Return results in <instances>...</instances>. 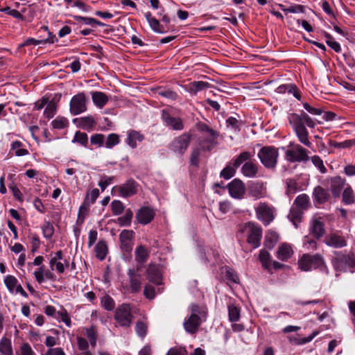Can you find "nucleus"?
<instances>
[{"instance_id": "obj_28", "label": "nucleus", "mask_w": 355, "mask_h": 355, "mask_svg": "<svg viewBox=\"0 0 355 355\" xmlns=\"http://www.w3.org/2000/svg\"><path fill=\"white\" fill-rule=\"evenodd\" d=\"M313 196L314 201L320 205L327 202L330 197L329 192L320 186L314 189Z\"/></svg>"}, {"instance_id": "obj_47", "label": "nucleus", "mask_w": 355, "mask_h": 355, "mask_svg": "<svg viewBox=\"0 0 355 355\" xmlns=\"http://www.w3.org/2000/svg\"><path fill=\"white\" fill-rule=\"evenodd\" d=\"M72 142L78 143L84 147H87L88 144V136L85 132L77 131L75 133Z\"/></svg>"}, {"instance_id": "obj_60", "label": "nucleus", "mask_w": 355, "mask_h": 355, "mask_svg": "<svg viewBox=\"0 0 355 355\" xmlns=\"http://www.w3.org/2000/svg\"><path fill=\"white\" fill-rule=\"evenodd\" d=\"M311 160L321 173H325L327 172V168L323 164V161L319 156L314 155L311 157Z\"/></svg>"}, {"instance_id": "obj_52", "label": "nucleus", "mask_w": 355, "mask_h": 355, "mask_svg": "<svg viewBox=\"0 0 355 355\" xmlns=\"http://www.w3.org/2000/svg\"><path fill=\"white\" fill-rule=\"evenodd\" d=\"M338 259L341 263H345L347 266H355V256L354 254H338Z\"/></svg>"}, {"instance_id": "obj_31", "label": "nucleus", "mask_w": 355, "mask_h": 355, "mask_svg": "<svg viewBox=\"0 0 355 355\" xmlns=\"http://www.w3.org/2000/svg\"><path fill=\"white\" fill-rule=\"evenodd\" d=\"M139 268L129 269L128 274L130 277V287L133 292H138L141 288L140 277L137 275Z\"/></svg>"}, {"instance_id": "obj_36", "label": "nucleus", "mask_w": 355, "mask_h": 355, "mask_svg": "<svg viewBox=\"0 0 355 355\" xmlns=\"http://www.w3.org/2000/svg\"><path fill=\"white\" fill-rule=\"evenodd\" d=\"M0 354L2 355H13L11 340L3 336L0 340Z\"/></svg>"}, {"instance_id": "obj_33", "label": "nucleus", "mask_w": 355, "mask_h": 355, "mask_svg": "<svg viewBox=\"0 0 355 355\" xmlns=\"http://www.w3.org/2000/svg\"><path fill=\"white\" fill-rule=\"evenodd\" d=\"M303 214L304 211L296 207V206L292 205L288 218L295 227H297L298 224L301 223Z\"/></svg>"}, {"instance_id": "obj_20", "label": "nucleus", "mask_w": 355, "mask_h": 355, "mask_svg": "<svg viewBox=\"0 0 355 355\" xmlns=\"http://www.w3.org/2000/svg\"><path fill=\"white\" fill-rule=\"evenodd\" d=\"M242 164L241 173L243 176L248 178H254L258 176L259 166L256 162L250 159Z\"/></svg>"}, {"instance_id": "obj_24", "label": "nucleus", "mask_w": 355, "mask_h": 355, "mask_svg": "<svg viewBox=\"0 0 355 355\" xmlns=\"http://www.w3.org/2000/svg\"><path fill=\"white\" fill-rule=\"evenodd\" d=\"M310 233L316 239H319L323 236L325 233L324 224L321 218H315L311 221Z\"/></svg>"}, {"instance_id": "obj_1", "label": "nucleus", "mask_w": 355, "mask_h": 355, "mask_svg": "<svg viewBox=\"0 0 355 355\" xmlns=\"http://www.w3.org/2000/svg\"><path fill=\"white\" fill-rule=\"evenodd\" d=\"M288 120L299 142L304 146L311 148L313 144L309 140V134L305 125L311 128H314V121L304 111L300 114H290Z\"/></svg>"}, {"instance_id": "obj_64", "label": "nucleus", "mask_w": 355, "mask_h": 355, "mask_svg": "<svg viewBox=\"0 0 355 355\" xmlns=\"http://www.w3.org/2000/svg\"><path fill=\"white\" fill-rule=\"evenodd\" d=\"M91 144L101 147L105 142V136L102 134H94L90 137Z\"/></svg>"}, {"instance_id": "obj_17", "label": "nucleus", "mask_w": 355, "mask_h": 355, "mask_svg": "<svg viewBox=\"0 0 355 355\" xmlns=\"http://www.w3.org/2000/svg\"><path fill=\"white\" fill-rule=\"evenodd\" d=\"M323 264V258L319 254H304L298 260V266H322Z\"/></svg>"}, {"instance_id": "obj_57", "label": "nucleus", "mask_w": 355, "mask_h": 355, "mask_svg": "<svg viewBox=\"0 0 355 355\" xmlns=\"http://www.w3.org/2000/svg\"><path fill=\"white\" fill-rule=\"evenodd\" d=\"M88 213L89 205H87L86 202L85 201L84 203L79 208L77 222L83 223L85 220V217L88 215Z\"/></svg>"}, {"instance_id": "obj_51", "label": "nucleus", "mask_w": 355, "mask_h": 355, "mask_svg": "<svg viewBox=\"0 0 355 355\" xmlns=\"http://www.w3.org/2000/svg\"><path fill=\"white\" fill-rule=\"evenodd\" d=\"M201 150H202L201 146L196 147L192 149L189 158V162L191 165L194 166H198L200 163V156Z\"/></svg>"}, {"instance_id": "obj_55", "label": "nucleus", "mask_w": 355, "mask_h": 355, "mask_svg": "<svg viewBox=\"0 0 355 355\" xmlns=\"http://www.w3.org/2000/svg\"><path fill=\"white\" fill-rule=\"evenodd\" d=\"M74 19L78 21H83L84 24L87 25L96 24L100 26H103L105 24L100 21L96 20L94 18L86 17L82 16H75Z\"/></svg>"}, {"instance_id": "obj_14", "label": "nucleus", "mask_w": 355, "mask_h": 355, "mask_svg": "<svg viewBox=\"0 0 355 355\" xmlns=\"http://www.w3.org/2000/svg\"><path fill=\"white\" fill-rule=\"evenodd\" d=\"M248 195L254 200L266 197L267 195L266 183L261 181L251 182L248 185Z\"/></svg>"}, {"instance_id": "obj_38", "label": "nucleus", "mask_w": 355, "mask_h": 355, "mask_svg": "<svg viewBox=\"0 0 355 355\" xmlns=\"http://www.w3.org/2000/svg\"><path fill=\"white\" fill-rule=\"evenodd\" d=\"M146 275L150 282L155 284H159L161 282L162 275L158 268H148Z\"/></svg>"}, {"instance_id": "obj_7", "label": "nucleus", "mask_w": 355, "mask_h": 355, "mask_svg": "<svg viewBox=\"0 0 355 355\" xmlns=\"http://www.w3.org/2000/svg\"><path fill=\"white\" fill-rule=\"evenodd\" d=\"M135 232L130 230H123L119 234L120 249L122 257L126 261L132 259V250L133 246V238Z\"/></svg>"}, {"instance_id": "obj_41", "label": "nucleus", "mask_w": 355, "mask_h": 355, "mask_svg": "<svg viewBox=\"0 0 355 355\" xmlns=\"http://www.w3.org/2000/svg\"><path fill=\"white\" fill-rule=\"evenodd\" d=\"M96 257L100 260L105 258L107 253V246L105 241H100L95 247Z\"/></svg>"}, {"instance_id": "obj_62", "label": "nucleus", "mask_w": 355, "mask_h": 355, "mask_svg": "<svg viewBox=\"0 0 355 355\" xmlns=\"http://www.w3.org/2000/svg\"><path fill=\"white\" fill-rule=\"evenodd\" d=\"M55 318L60 319L69 327L71 325V318L66 309L58 311Z\"/></svg>"}, {"instance_id": "obj_12", "label": "nucleus", "mask_w": 355, "mask_h": 355, "mask_svg": "<svg viewBox=\"0 0 355 355\" xmlns=\"http://www.w3.org/2000/svg\"><path fill=\"white\" fill-rule=\"evenodd\" d=\"M162 119L165 125L170 129L176 131H181L184 128L182 119L180 117L173 116L168 110L162 111Z\"/></svg>"}, {"instance_id": "obj_27", "label": "nucleus", "mask_w": 355, "mask_h": 355, "mask_svg": "<svg viewBox=\"0 0 355 355\" xmlns=\"http://www.w3.org/2000/svg\"><path fill=\"white\" fill-rule=\"evenodd\" d=\"M276 92L279 94H292L297 100H300L301 94L299 89L295 84H283L276 89Z\"/></svg>"}, {"instance_id": "obj_3", "label": "nucleus", "mask_w": 355, "mask_h": 355, "mask_svg": "<svg viewBox=\"0 0 355 355\" xmlns=\"http://www.w3.org/2000/svg\"><path fill=\"white\" fill-rule=\"evenodd\" d=\"M285 159L291 163L306 162L310 159L309 151L302 145L291 141L285 151Z\"/></svg>"}, {"instance_id": "obj_34", "label": "nucleus", "mask_w": 355, "mask_h": 355, "mask_svg": "<svg viewBox=\"0 0 355 355\" xmlns=\"http://www.w3.org/2000/svg\"><path fill=\"white\" fill-rule=\"evenodd\" d=\"M53 268H51V270L45 269V268H40L38 270H36L34 272L35 277L37 281L39 283H42L46 279H54L53 274L51 270H53Z\"/></svg>"}, {"instance_id": "obj_54", "label": "nucleus", "mask_w": 355, "mask_h": 355, "mask_svg": "<svg viewBox=\"0 0 355 355\" xmlns=\"http://www.w3.org/2000/svg\"><path fill=\"white\" fill-rule=\"evenodd\" d=\"M62 259V252L61 250L58 251L54 254H51L50 266H64V264L60 261Z\"/></svg>"}, {"instance_id": "obj_16", "label": "nucleus", "mask_w": 355, "mask_h": 355, "mask_svg": "<svg viewBox=\"0 0 355 355\" xmlns=\"http://www.w3.org/2000/svg\"><path fill=\"white\" fill-rule=\"evenodd\" d=\"M230 195L236 199H242L245 193V187L242 180L239 178L234 179L227 184Z\"/></svg>"}, {"instance_id": "obj_59", "label": "nucleus", "mask_w": 355, "mask_h": 355, "mask_svg": "<svg viewBox=\"0 0 355 355\" xmlns=\"http://www.w3.org/2000/svg\"><path fill=\"white\" fill-rule=\"evenodd\" d=\"M259 259L262 266H269L270 263V254L265 249H262L259 252Z\"/></svg>"}, {"instance_id": "obj_18", "label": "nucleus", "mask_w": 355, "mask_h": 355, "mask_svg": "<svg viewBox=\"0 0 355 355\" xmlns=\"http://www.w3.org/2000/svg\"><path fill=\"white\" fill-rule=\"evenodd\" d=\"M155 211L150 207H141L136 214V219L139 223L147 225L150 223L155 218Z\"/></svg>"}, {"instance_id": "obj_15", "label": "nucleus", "mask_w": 355, "mask_h": 355, "mask_svg": "<svg viewBox=\"0 0 355 355\" xmlns=\"http://www.w3.org/2000/svg\"><path fill=\"white\" fill-rule=\"evenodd\" d=\"M4 284L11 294H20L24 297H28L27 293L24 290L17 279L12 275H7L4 277Z\"/></svg>"}, {"instance_id": "obj_58", "label": "nucleus", "mask_w": 355, "mask_h": 355, "mask_svg": "<svg viewBox=\"0 0 355 355\" xmlns=\"http://www.w3.org/2000/svg\"><path fill=\"white\" fill-rule=\"evenodd\" d=\"M124 208L123 202L120 200H115L111 203V209L114 215L121 214L123 211Z\"/></svg>"}, {"instance_id": "obj_53", "label": "nucleus", "mask_w": 355, "mask_h": 355, "mask_svg": "<svg viewBox=\"0 0 355 355\" xmlns=\"http://www.w3.org/2000/svg\"><path fill=\"white\" fill-rule=\"evenodd\" d=\"M120 142L119 137L117 134L111 133L110 134L105 142V146L107 148H112L116 145L119 144Z\"/></svg>"}, {"instance_id": "obj_32", "label": "nucleus", "mask_w": 355, "mask_h": 355, "mask_svg": "<svg viewBox=\"0 0 355 355\" xmlns=\"http://www.w3.org/2000/svg\"><path fill=\"white\" fill-rule=\"evenodd\" d=\"M92 99L94 104L98 108H103L108 102L109 97L102 92H93Z\"/></svg>"}, {"instance_id": "obj_39", "label": "nucleus", "mask_w": 355, "mask_h": 355, "mask_svg": "<svg viewBox=\"0 0 355 355\" xmlns=\"http://www.w3.org/2000/svg\"><path fill=\"white\" fill-rule=\"evenodd\" d=\"M57 110L58 103L53 100L50 101L46 106L43 116L49 120L56 114Z\"/></svg>"}, {"instance_id": "obj_45", "label": "nucleus", "mask_w": 355, "mask_h": 355, "mask_svg": "<svg viewBox=\"0 0 355 355\" xmlns=\"http://www.w3.org/2000/svg\"><path fill=\"white\" fill-rule=\"evenodd\" d=\"M240 309L232 304L228 306V316L231 322H236L240 319Z\"/></svg>"}, {"instance_id": "obj_6", "label": "nucleus", "mask_w": 355, "mask_h": 355, "mask_svg": "<svg viewBox=\"0 0 355 355\" xmlns=\"http://www.w3.org/2000/svg\"><path fill=\"white\" fill-rule=\"evenodd\" d=\"M192 139V135L184 132L175 137L168 144V148L175 154L183 155L187 150Z\"/></svg>"}, {"instance_id": "obj_42", "label": "nucleus", "mask_w": 355, "mask_h": 355, "mask_svg": "<svg viewBox=\"0 0 355 355\" xmlns=\"http://www.w3.org/2000/svg\"><path fill=\"white\" fill-rule=\"evenodd\" d=\"M23 144L19 141H15L12 143L10 150L14 151L16 156L21 157L25 156L29 154L27 149L22 148Z\"/></svg>"}, {"instance_id": "obj_50", "label": "nucleus", "mask_w": 355, "mask_h": 355, "mask_svg": "<svg viewBox=\"0 0 355 355\" xmlns=\"http://www.w3.org/2000/svg\"><path fill=\"white\" fill-rule=\"evenodd\" d=\"M157 94L162 97L171 99V100H176L178 97V95L174 91L170 89L166 88H159L157 90Z\"/></svg>"}, {"instance_id": "obj_56", "label": "nucleus", "mask_w": 355, "mask_h": 355, "mask_svg": "<svg viewBox=\"0 0 355 355\" xmlns=\"http://www.w3.org/2000/svg\"><path fill=\"white\" fill-rule=\"evenodd\" d=\"M101 305L102 306L107 310L112 311L114 309L115 306V303L114 300L109 295H106L101 298Z\"/></svg>"}, {"instance_id": "obj_35", "label": "nucleus", "mask_w": 355, "mask_h": 355, "mask_svg": "<svg viewBox=\"0 0 355 355\" xmlns=\"http://www.w3.org/2000/svg\"><path fill=\"white\" fill-rule=\"evenodd\" d=\"M144 139L143 135L137 131L132 130L128 133L126 142L131 148H135L137 146V141L141 142Z\"/></svg>"}, {"instance_id": "obj_43", "label": "nucleus", "mask_w": 355, "mask_h": 355, "mask_svg": "<svg viewBox=\"0 0 355 355\" xmlns=\"http://www.w3.org/2000/svg\"><path fill=\"white\" fill-rule=\"evenodd\" d=\"M286 193L288 196L295 194L300 189L297 181L293 178H288L286 180Z\"/></svg>"}, {"instance_id": "obj_8", "label": "nucleus", "mask_w": 355, "mask_h": 355, "mask_svg": "<svg viewBox=\"0 0 355 355\" xmlns=\"http://www.w3.org/2000/svg\"><path fill=\"white\" fill-rule=\"evenodd\" d=\"M139 187V184L135 180L130 178L120 185L114 186L112 191L115 195L127 198L136 195Z\"/></svg>"}, {"instance_id": "obj_11", "label": "nucleus", "mask_w": 355, "mask_h": 355, "mask_svg": "<svg viewBox=\"0 0 355 355\" xmlns=\"http://www.w3.org/2000/svg\"><path fill=\"white\" fill-rule=\"evenodd\" d=\"M87 99L84 92L74 95L69 103V111L73 116L80 114L87 110Z\"/></svg>"}, {"instance_id": "obj_40", "label": "nucleus", "mask_w": 355, "mask_h": 355, "mask_svg": "<svg viewBox=\"0 0 355 355\" xmlns=\"http://www.w3.org/2000/svg\"><path fill=\"white\" fill-rule=\"evenodd\" d=\"M343 202L346 205H352L355 202V197L352 187L349 184L343 192Z\"/></svg>"}, {"instance_id": "obj_4", "label": "nucleus", "mask_w": 355, "mask_h": 355, "mask_svg": "<svg viewBox=\"0 0 355 355\" xmlns=\"http://www.w3.org/2000/svg\"><path fill=\"white\" fill-rule=\"evenodd\" d=\"M254 156V154L249 151H242L229 163L220 172V177L225 180H229L232 178L235 173L236 170L239 168L242 164L248 161Z\"/></svg>"}, {"instance_id": "obj_25", "label": "nucleus", "mask_w": 355, "mask_h": 355, "mask_svg": "<svg viewBox=\"0 0 355 355\" xmlns=\"http://www.w3.org/2000/svg\"><path fill=\"white\" fill-rule=\"evenodd\" d=\"M150 255V249L143 245H139L135 250V259L139 264L145 263Z\"/></svg>"}, {"instance_id": "obj_49", "label": "nucleus", "mask_w": 355, "mask_h": 355, "mask_svg": "<svg viewBox=\"0 0 355 355\" xmlns=\"http://www.w3.org/2000/svg\"><path fill=\"white\" fill-rule=\"evenodd\" d=\"M41 228L44 238L46 239L52 238L54 234V227L51 223L45 220Z\"/></svg>"}, {"instance_id": "obj_37", "label": "nucleus", "mask_w": 355, "mask_h": 355, "mask_svg": "<svg viewBox=\"0 0 355 355\" xmlns=\"http://www.w3.org/2000/svg\"><path fill=\"white\" fill-rule=\"evenodd\" d=\"M293 206L300 209L302 211L307 209L310 206V199L308 195L302 193L299 195L293 202Z\"/></svg>"}, {"instance_id": "obj_2", "label": "nucleus", "mask_w": 355, "mask_h": 355, "mask_svg": "<svg viewBox=\"0 0 355 355\" xmlns=\"http://www.w3.org/2000/svg\"><path fill=\"white\" fill-rule=\"evenodd\" d=\"M240 232L247 236V242L253 248H257L260 246L262 228L259 224L254 222L244 223L241 225Z\"/></svg>"}, {"instance_id": "obj_44", "label": "nucleus", "mask_w": 355, "mask_h": 355, "mask_svg": "<svg viewBox=\"0 0 355 355\" xmlns=\"http://www.w3.org/2000/svg\"><path fill=\"white\" fill-rule=\"evenodd\" d=\"M132 217V211L130 209H128L125 210V214L123 216L118 218L117 222L120 226H129L131 224Z\"/></svg>"}, {"instance_id": "obj_10", "label": "nucleus", "mask_w": 355, "mask_h": 355, "mask_svg": "<svg viewBox=\"0 0 355 355\" xmlns=\"http://www.w3.org/2000/svg\"><path fill=\"white\" fill-rule=\"evenodd\" d=\"M256 217L265 226L268 225L275 219V208L266 202H259L254 208Z\"/></svg>"}, {"instance_id": "obj_61", "label": "nucleus", "mask_w": 355, "mask_h": 355, "mask_svg": "<svg viewBox=\"0 0 355 355\" xmlns=\"http://www.w3.org/2000/svg\"><path fill=\"white\" fill-rule=\"evenodd\" d=\"M17 355H35V353L28 343H24L21 345Z\"/></svg>"}, {"instance_id": "obj_13", "label": "nucleus", "mask_w": 355, "mask_h": 355, "mask_svg": "<svg viewBox=\"0 0 355 355\" xmlns=\"http://www.w3.org/2000/svg\"><path fill=\"white\" fill-rule=\"evenodd\" d=\"M198 313H200L199 306L196 304L192 305L191 314L184 322V329L187 332L194 334L198 330L200 324V318L198 315Z\"/></svg>"}, {"instance_id": "obj_46", "label": "nucleus", "mask_w": 355, "mask_h": 355, "mask_svg": "<svg viewBox=\"0 0 355 355\" xmlns=\"http://www.w3.org/2000/svg\"><path fill=\"white\" fill-rule=\"evenodd\" d=\"M209 87L210 84L207 82L193 81L190 83V90L195 94Z\"/></svg>"}, {"instance_id": "obj_63", "label": "nucleus", "mask_w": 355, "mask_h": 355, "mask_svg": "<svg viewBox=\"0 0 355 355\" xmlns=\"http://www.w3.org/2000/svg\"><path fill=\"white\" fill-rule=\"evenodd\" d=\"M148 325L146 323L142 321H139L137 322L135 326V331L138 336L141 338H144L147 333Z\"/></svg>"}, {"instance_id": "obj_22", "label": "nucleus", "mask_w": 355, "mask_h": 355, "mask_svg": "<svg viewBox=\"0 0 355 355\" xmlns=\"http://www.w3.org/2000/svg\"><path fill=\"white\" fill-rule=\"evenodd\" d=\"M324 243L335 248H341L347 245L345 238L338 232L329 234L325 239Z\"/></svg>"}, {"instance_id": "obj_26", "label": "nucleus", "mask_w": 355, "mask_h": 355, "mask_svg": "<svg viewBox=\"0 0 355 355\" xmlns=\"http://www.w3.org/2000/svg\"><path fill=\"white\" fill-rule=\"evenodd\" d=\"M145 17L150 26V28L156 33H164L168 31V27H164L161 24L157 19L152 16L150 12L145 13Z\"/></svg>"}, {"instance_id": "obj_19", "label": "nucleus", "mask_w": 355, "mask_h": 355, "mask_svg": "<svg viewBox=\"0 0 355 355\" xmlns=\"http://www.w3.org/2000/svg\"><path fill=\"white\" fill-rule=\"evenodd\" d=\"M40 31H44L47 32L48 33V37L44 40H36L35 38H28L27 39L23 44H20V46H29V45H34L37 46L39 44H53L55 42L58 41V39L55 37V35H53L52 33H51L49 31V28L47 26H43L40 28Z\"/></svg>"}, {"instance_id": "obj_30", "label": "nucleus", "mask_w": 355, "mask_h": 355, "mask_svg": "<svg viewBox=\"0 0 355 355\" xmlns=\"http://www.w3.org/2000/svg\"><path fill=\"white\" fill-rule=\"evenodd\" d=\"M293 253V250L291 245L288 243H284L279 246L277 252V257L282 261H286L292 256Z\"/></svg>"}, {"instance_id": "obj_29", "label": "nucleus", "mask_w": 355, "mask_h": 355, "mask_svg": "<svg viewBox=\"0 0 355 355\" xmlns=\"http://www.w3.org/2000/svg\"><path fill=\"white\" fill-rule=\"evenodd\" d=\"M279 236L278 233L272 230H268L266 232L264 237V246L268 250L272 249L279 241Z\"/></svg>"}, {"instance_id": "obj_48", "label": "nucleus", "mask_w": 355, "mask_h": 355, "mask_svg": "<svg viewBox=\"0 0 355 355\" xmlns=\"http://www.w3.org/2000/svg\"><path fill=\"white\" fill-rule=\"evenodd\" d=\"M69 125V121L67 118L58 116L51 122L52 128L54 129H63L67 127Z\"/></svg>"}, {"instance_id": "obj_9", "label": "nucleus", "mask_w": 355, "mask_h": 355, "mask_svg": "<svg viewBox=\"0 0 355 355\" xmlns=\"http://www.w3.org/2000/svg\"><path fill=\"white\" fill-rule=\"evenodd\" d=\"M132 314L131 307L128 304L119 305L114 313V318L117 324L121 327L128 328L130 327L132 321Z\"/></svg>"}, {"instance_id": "obj_23", "label": "nucleus", "mask_w": 355, "mask_h": 355, "mask_svg": "<svg viewBox=\"0 0 355 355\" xmlns=\"http://www.w3.org/2000/svg\"><path fill=\"white\" fill-rule=\"evenodd\" d=\"M346 184V180L340 176H336L331 178L330 190L334 198H338L340 196L342 190Z\"/></svg>"}, {"instance_id": "obj_5", "label": "nucleus", "mask_w": 355, "mask_h": 355, "mask_svg": "<svg viewBox=\"0 0 355 355\" xmlns=\"http://www.w3.org/2000/svg\"><path fill=\"white\" fill-rule=\"evenodd\" d=\"M261 163L268 169H274L277 164L278 150L274 146H263L258 152Z\"/></svg>"}, {"instance_id": "obj_21", "label": "nucleus", "mask_w": 355, "mask_h": 355, "mask_svg": "<svg viewBox=\"0 0 355 355\" xmlns=\"http://www.w3.org/2000/svg\"><path fill=\"white\" fill-rule=\"evenodd\" d=\"M219 132L214 130V134L208 132L205 136V139L201 140L200 146L202 150L210 151L218 144L217 139L219 137Z\"/></svg>"}]
</instances>
